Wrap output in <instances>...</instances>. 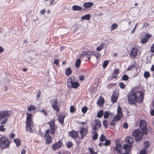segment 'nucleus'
Returning a JSON list of instances; mask_svg holds the SVG:
<instances>
[{"mask_svg": "<svg viewBox=\"0 0 154 154\" xmlns=\"http://www.w3.org/2000/svg\"><path fill=\"white\" fill-rule=\"evenodd\" d=\"M128 98L129 104H132L137 102L140 103L143 100V94L141 91L131 90L128 94Z\"/></svg>", "mask_w": 154, "mask_h": 154, "instance_id": "obj_1", "label": "nucleus"}, {"mask_svg": "<svg viewBox=\"0 0 154 154\" xmlns=\"http://www.w3.org/2000/svg\"><path fill=\"white\" fill-rule=\"evenodd\" d=\"M55 119H52L51 121L48 122L50 130L48 129L46 131L45 135L46 141V143L47 144H50L52 141V139L51 137L49 134L50 132L51 134H53L55 133L56 130L57 129V127L55 125Z\"/></svg>", "mask_w": 154, "mask_h": 154, "instance_id": "obj_2", "label": "nucleus"}, {"mask_svg": "<svg viewBox=\"0 0 154 154\" xmlns=\"http://www.w3.org/2000/svg\"><path fill=\"white\" fill-rule=\"evenodd\" d=\"M11 111L10 110H0V122L1 124H6L11 114Z\"/></svg>", "mask_w": 154, "mask_h": 154, "instance_id": "obj_3", "label": "nucleus"}, {"mask_svg": "<svg viewBox=\"0 0 154 154\" xmlns=\"http://www.w3.org/2000/svg\"><path fill=\"white\" fill-rule=\"evenodd\" d=\"M26 114L27 116L26 121V130L27 132H31L32 131V127L33 126V122L32 120V115L28 112H27Z\"/></svg>", "mask_w": 154, "mask_h": 154, "instance_id": "obj_4", "label": "nucleus"}, {"mask_svg": "<svg viewBox=\"0 0 154 154\" xmlns=\"http://www.w3.org/2000/svg\"><path fill=\"white\" fill-rule=\"evenodd\" d=\"M122 116V111L121 107L120 106H118L117 115L113 119L112 122L110 123V125L112 126H114L118 120H120Z\"/></svg>", "mask_w": 154, "mask_h": 154, "instance_id": "obj_5", "label": "nucleus"}, {"mask_svg": "<svg viewBox=\"0 0 154 154\" xmlns=\"http://www.w3.org/2000/svg\"><path fill=\"white\" fill-rule=\"evenodd\" d=\"M134 138L130 137L128 136L125 139V142L129 144H125L123 146V148L127 150L128 151H130L132 148L131 145L134 142Z\"/></svg>", "mask_w": 154, "mask_h": 154, "instance_id": "obj_6", "label": "nucleus"}, {"mask_svg": "<svg viewBox=\"0 0 154 154\" xmlns=\"http://www.w3.org/2000/svg\"><path fill=\"white\" fill-rule=\"evenodd\" d=\"M143 132L140 131L139 129H136L133 131L132 135L135 137L136 141H139L143 138Z\"/></svg>", "mask_w": 154, "mask_h": 154, "instance_id": "obj_7", "label": "nucleus"}, {"mask_svg": "<svg viewBox=\"0 0 154 154\" xmlns=\"http://www.w3.org/2000/svg\"><path fill=\"white\" fill-rule=\"evenodd\" d=\"M10 143L8 138L5 137H3L0 139V146L1 148H7L9 146Z\"/></svg>", "mask_w": 154, "mask_h": 154, "instance_id": "obj_8", "label": "nucleus"}, {"mask_svg": "<svg viewBox=\"0 0 154 154\" xmlns=\"http://www.w3.org/2000/svg\"><path fill=\"white\" fill-rule=\"evenodd\" d=\"M147 123L146 121L143 120H142L140 122V128L143 132V134L146 135L148 131L146 127Z\"/></svg>", "mask_w": 154, "mask_h": 154, "instance_id": "obj_9", "label": "nucleus"}, {"mask_svg": "<svg viewBox=\"0 0 154 154\" xmlns=\"http://www.w3.org/2000/svg\"><path fill=\"white\" fill-rule=\"evenodd\" d=\"M50 102L52 106L54 109L57 112L59 111V106L57 105V100L56 99H51Z\"/></svg>", "mask_w": 154, "mask_h": 154, "instance_id": "obj_10", "label": "nucleus"}, {"mask_svg": "<svg viewBox=\"0 0 154 154\" xmlns=\"http://www.w3.org/2000/svg\"><path fill=\"white\" fill-rule=\"evenodd\" d=\"M138 49L136 48H133L130 51L129 54L130 56L132 58H134L136 57L137 55Z\"/></svg>", "mask_w": 154, "mask_h": 154, "instance_id": "obj_11", "label": "nucleus"}, {"mask_svg": "<svg viewBox=\"0 0 154 154\" xmlns=\"http://www.w3.org/2000/svg\"><path fill=\"white\" fill-rule=\"evenodd\" d=\"M62 143L60 141L55 143L53 144L52 147L54 150H56L58 148L61 147L62 146Z\"/></svg>", "mask_w": 154, "mask_h": 154, "instance_id": "obj_12", "label": "nucleus"}, {"mask_svg": "<svg viewBox=\"0 0 154 154\" xmlns=\"http://www.w3.org/2000/svg\"><path fill=\"white\" fill-rule=\"evenodd\" d=\"M94 122L95 124H93L92 123H91V127L95 126L96 128H99L101 127V122L98 119H95Z\"/></svg>", "mask_w": 154, "mask_h": 154, "instance_id": "obj_13", "label": "nucleus"}, {"mask_svg": "<svg viewBox=\"0 0 154 154\" xmlns=\"http://www.w3.org/2000/svg\"><path fill=\"white\" fill-rule=\"evenodd\" d=\"M122 148V146L120 143L116 142V146L114 148V150L116 151L118 153H121L122 152V151L121 150Z\"/></svg>", "mask_w": 154, "mask_h": 154, "instance_id": "obj_14", "label": "nucleus"}, {"mask_svg": "<svg viewBox=\"0 0 154 154\" xmlns=\"http://www.w3.org/2000/svg\"><path fill=\"white\" fill-rule=\"evenodd\" d=\"M69 134L72 138L74 139L76 138L78 136V132L74 131H72L69 132Z\"/></svg>", "mask_w": 154, "mask_h": 154, "instance_id": "obj_15", "label": "nucleus"}, {"mask_svg": "<svg viewBox=\"0 0 154 154\" xmlns=\"http://www.w3.org/2000/svg\"><path fill=\"white\" fill-rule=\"evenodd\" d=\"M80 134H81L82 139H83L84 136L86 135L88 133V130L86 128H82L79 132Z\"/></svg>", "mask_w": 154, "mask_h": 154, "instance_id": "obj_16", "label": "nucleus"}, {"mask_svg": "<svg viewBox=\"0 0 154 154\" xmlns=\"http://www.w3.org/2000/svg\"><path fill=\"white\" fill-rule=\"evenodd\" d=\"M118 98V96L115 93H113L111 97V101L112 103L116 102Z\"/></svg>", "mask_w": 154, "mask_h": 154, "instance_id": "obj_17", "label": "nucleus"}, {"mask_svg": "<svg viewBox=\"0 0 154 154\" xmlns=\"http://www.w3.org/2000/svg\"><path fill=\"white\" fill-rule=\"evenodd\" d=\"M82 8L79 6L74 5L72 7V9L74 11H78L81 10Z\"/></svg>", "mask_w": 154, "mask_h": 154, "instance_id": "obj_18", "label": "nucleus"}, {"mask_svg": "<svg viewBox=\"0 0 154 154\" xmlns=\"http://www.w3.org/2000/svg\"><path fill=\"white\" fill-rule=\"evenodd\" d=\"M65 116L64 115H60L58 116V119L59 122L61 124L63 123L64 119Z\"/></svg>", "mask_w": 154, "mask_h": 154, "instance_id": "obj_19", "label": "nucleus"}, {"mask_svg": "<svg viewBox=\"0 0 154 154\" xmlns=\"http://www.w3.org/2000/svg\"><path fill=\"white\" fill-rule=\"evenodd\" d=\"M93 5V4L91 2H86L84 3L83 6L86 8H89Z\"/></svg>", "mask_w": 154, "mask_h": 154, "instance_id": "obj_20", "label": "nucleus"}, {"mask_svg": "<svg viewBox=\"0 0 154 154\" xmlns=\"http://www.w3.org/2000/svg\"><path fill=\"white\" fill-rule=\"evenodd\" d=\"M91 18V15L90 14H86L84 16H83L81 17V19L82 20H89Z\"/></svg>", "mask_w": 154, "mask_h": 154, "instance_id": "obj_21", "label": "nucleus"}, {"mask_svg": "<svg viewBox=\"0 0 154 154\" xmlns=\"http://www.w3.org/2000/svg\"><path fill=\"white\" fill-rule=\"evenodd\" d=\"M72 87L74 88H76L79 86V84L77 82H73L71 84Z\"/></svg>", "mask_w": 154, "mask_h": 154, "instance_id": "obj_22", "label": "nucleus"}, {"mask_svg": "<svg viewBox=\"0 0 154 154\" xmlns=\"http://www.w3.org/2000/svg\"><path fill=\"white\" fill-rule=\"evenodd\" d=\"M28 110L29 111H33L36 109L35 106L32 105H30L27 107Z\"/></svg>", "mask_w": 154, "mask_h": 154, "instance_id": "obj_23", "label": "nucleus"}, {"mask_svg": "<svg viewBox=\"0 0 154 154\" xmlns=\"http://www.w3.org/2000/svg\"><path fill=\"white\" fill-rule=\"evenodd\" d=\"M88 51H84L82 52L80 55L81 58L86 57H88Z\"/></svg>", "mask_w": 154, "mask_h": 154, "instance_id": "obj_24", "label": "nucleus"}, {"mask_svg": "<svg viewBox=\"0 0 154 154\" xmlns=\"http://www.w3.org/2000/svg\"><path fill=\"white\" fill-rule=\"evenodd\" d=\"M74 79V76H71L70 78H69L67 80V85L68 86L69 85V83L70 84H71L73 82V81Z\"/></svg>", "mask_w": 154, "mask_h": 154, "instance_id": "obj_25", "label": "nucleus"}, {"mask_svg": "<svg viewBox=\"0 0 154 154\" xmlns=\"http://www.w3.org/2000/svg\"><path fill=\"white\" fill-rule=\"evenodd\" d=\"M81 63V60L80 59H78L76 61L75 63V67L77 68H79Z\"/></svg>", "mask_w": 154, "mask_h": 154, "instance_id": "obj_26", "label": "nucleus"}, {"mask_svg": "<svg viewBox=\"0 0 154 154\" xmlns=\"http://www.w3.org/2000/svg\"><path fill=\"white\" fill-rule=\"evenodd\" d=\"M88 149L90 152V154H97L96 152L94 151V149L93 148L88 147Z\"/></svg>", "mask_w": 154, "mask_h": 154, "instance_id": "obj_27", "label": "nucleus"}, {"mask_svg": "<svg viewBox=\"0 0 154 154\" xmlns=\"http://www.w3.org/2000/svg\"><path fill=\"white\" fill-rule=\"evenodd\" d=\"M117 27V25L116 23H113L111 26L110 31H113L116 29Z\"/></svg>", "mask_w": 154, "mask_h": 154, "instance_id": "obj_28", "label": "nucleus"}, {"mask_svg": "<svg viewBox=\"0 0 154 154\" xmlns=\"http://www.w3.org/2000/svg\"><path fill=\"white\" fill-rule=\"evenodd\" d=\"M14 141L16 144L17 146H18L20 145V140L15 139L14 140Z\"/></svg>", "mask_w": 154, "mask_h": 154, "instance_id": "obj_29", "label": "nucleus"}, {"mask_svg": "<svg viewBox=\"0 0 154 154\" xmlns=\"http://www.w3.org/2000/svg\"><path fill=\"white\" fill-rule=\"evenodd\" d=\"M103 114V111L102 110H100L97 114V117L99 118L101 117Z\"/></svg>", "mask_w": 154, "mask_h": 154, "instance_id": "obj_30", "label": "nucleus"}, {"mask_svg": "<svg viewBox=\"0 0 154 154\" xmlns=\"http://www.w3.org/2000/svg\"><path fill=\"white\" fill-rule=\"evenodd\" d=\"M104 100L103 97L100 98L99 100H98L97 102V104L98 105H101L104 103Z\"/></svg>", "mask_w": 154, "mask_h": 154, "instance_id": "obj_31", "label": "nucleus"}, {"mask_svg": "<svg viewBox=\"0 0 154 154\" xmlns=\"http://www.w3.org/2000/svg\"><path fill=\"white\" fill-rule=\"evenodd\" d=\"M100 139L101 141L103 142L106 140V138L104 135L102 134L100 135Z\"/></svg>", "mask_w": 154, "mask_h": 154, "instance_id": "obj_32", "label": "nucleus"}, {"mask_svg": "<svg viewBox=\"0 0 154 154\" xmlns=\"http://www.w3.org/2000/svg\"><path fill=\"white\" fill-rule=\"evenodd\" d=\"M72 73V70L71 69L68 68L66 71V74L67 75H69L70 74H71Z\"/></svg>", "mask_w": 154, "mask_h": 154, "instance_id": "obj_33", "label": "nucleus"}, {"mask_svg": "<svg viewBox=\"0 0 154 154\" xmlns=\"http://www.w3.org/2000/svg\"><path fill=\"white\" fill-rule=\"evenodd\" d=\"M143 76L146 78H147L150 76V73L147 71H145L144 74Z\"/></svg>", "mask_w": 154, "mask_h": 154, "instance_id": "obj_34", "label": "nucleus"}, {"mask_svg": "<svg viewBox=\"0 0 154 154\" xmlns=\"http://www.w3.org/2000/svg\"><path fill=\"white\" fill-rule=\"evenodd\" d=\"M150 143L149 141H146L144 142V145L145 148H148L149 146Z\"/></svg>", "mask_w": 154, "mask_h": 154, "instance_id": "obj_35", "label": "nucleus"}, {"mask_svg": "<svg viewBox=\"0 0 154 154\" xmlns=\"http://www.w3.org/2000/svg\"><path fill=\"white\" fill-rule=\"evenodd\" d=\"M103 115H104V118L105 119H107L109 116V112L108 111H105L103 114Z\"/></svg>", "mask_w": 154, "mask_h": 154, "instance_id": "obj_36", "label": "nucleus"}, {"mask_svg": "<svg viewBox=\"0 0 154 154\" xmlns=\"http://www.w3.org/2000/svg\"><path fill=\"white\" fill-rule=\"evenodd\" d=\"M103 46H104V45H103V43H102L100 46H98L97 48V51H100L101 50V49L103 48Z\"/></svg>", "mask_w": 154, "mask_h": 154, "instance_id": "obj_37", "label": "nucleus"}, {"mask_svg": "<svg viewBox=\"0 0 154 154\" xmlns=\"http://www.w3.org/2000/svg\"><path fill=\"white\" fill-rule=\"evenodd\" d=\"M109 63V61L107 60H105L103 64V68H105L107 66Z\"/></svg>", "mask_w": 154, "mask_h": 154, "instance_id": "obj_38", "label": "nucleus"}, {"mask_svg": "<svg viewBox=\"0 0 154 154\" xmlns=\"http://www.w3.org/2000/svg\"><path fill=\"white\" fill-rule=\"evenodd\" d=\"M129 78L127 75H124L122 77V80L124 81H127L128 80Z\"/></svg>", "mask_w": 154, "mask_h": 154, "instance_id": "obj_39", "label": "nucleus"}, {"mask_svg": "<svg viewBox=\"0 0 154 154\" xmlns=\"http://www.w3.org/2000/svg\"><path fill=\"white\" fill-rule=\"evenodd\" d=\"M148 40V39H147V38H146L145 37V38H141V43L142 44H144V43H146L147 42Z\"/></svg>", "mask_w": 154, "mask_h": 154, "instance_id": "obj_40", "label": "nucleus"}, {"mask_svg": "<svg viewBox=\"0 0 154 154\" xmlns=\"http://www.w3.org/2000/svg\"><path fill=\"white\" fill-rule=\"evenodd\" d=\"M73 145L72 143L71 142H69L66 143V146L68 148H70Z\"/></svg>", "mask_w": 154, "mask_h": 154, "instance_id": "obj_41", "label": "nucleus"}, {"mask_svg": "<svg viewBox=\"0 0 154 154\" xmlns=\"http://www.w3.org/2000/svg\"><path fill=\"white\" fill-rule=\"evenodd\" d=\"M87 107L86 106H84L82 108V112L83 113H85L87 110Z\"/></svg>", "mask_w": 154, "mask_h": 154, "instance_id": "obj_42", "label": "nucleus"}, {"mask_svg": "<svg viewBox=\"0 0 154 154\" xmlns=\"http://www.w3.org/2000/svg\"><path fill=\"white\" fill-rule=\"evenodd\" d=\"M70 111L71 113H73L75 112V110L73 106L72 105L70 106Z\"/></svg>", "mask_w": 154, "mask_h": 154, "instance_id": "obj_43", "label": "nucleus"}, {"mask_svg": "<svg viewBox=\"0 0 154 154\" xmlns=\"http://www.w3.org/2000/svg\"><path fill=\"white\" fill-rule=\"evenodd\" d=\"M110 143V141L109 140H106L104 143V145L106 146L109 145Z\"/></svg>", "mask_w": 154, "mask_h": 154, "instance_id": "obj_44", "label": "nucleus"}, {"mask_svg": "<svg viewBox=\"0 0 154 154\" xmlns=\"http://www.w3.org/2000/svg\"><path fill=\"white\" fill-rule=\"evenodd\" d=\"M103 123L105 128H107V121L104 120L103 121Z\"/></svg>", "mask_w": 154, "mask_h": 154, "instance_id": "obj_45", "label": "nucleus"}, {"mask_svg": "<svg viewBox=\"0 0 154 154\" xmlns=\"http://www.w3.org/2000/svg\"><path fill=\"white\" fill-rule=\"evenodd\" d=\"M119 85L120 88L122 89H124L125 88V85L122 82L120 83H119Z\"/></svg>", "mask_w": 154, "mask_h": 154, "instance_id": "obj_46", "label": "nucleus"}, {"mask_svg": "<svg viewBox=\"0 0 154 154\" xmlns=\"http://www.w3.org/2000/svg\"><path fill=\"white\" fill-rule=\"evenodd\" d=\"M94 55L96 57L97 59L100 57V54L99 53L96 52L94 54Z\"/></svg>", "mask_w": 154, "mask_h": 154, "instance_id": "obj_47", "label": "nucleus"}, {"mask_svg": "<svg viewBox=\"0 0 154 154\" xmlns=\"http://www.w3.org/2000/svg\"><path fill=\"white\" fill-rule=\"evenodd\" d=\"M134 68V65H132L130 66H129L127 69V71H129L131 69L133 68Z\"/></svg>", "mask_w": 154, "mask_h": 154, "instance_id": "obj_48", "label": "nucleus"}, {"mask_svg": "<svg viewBox=\"0 0 154 154\" xmlns=\"http://www.w3.org/2000/svg\"><path fill=\"white\" fill-rule=\"evenodd\" d=\"M140 154H146V150L144 149H142L140 151Z\"/></svg>", "mask_w": 154, "mask_h": 154, "instance_id": "obj_49", "label": "nucleus"}, {"mask_svg": "<svg viewBox=\"0 0 154 154\" xmlns=\"http://www.w3.org/2000/svg\"><path fill=\"white\" fill-rule=\"evenodd\" d=\"M98 137V135L97 133H95L93 136V139L94 140H96Z\"/></svg>", "mask_w": 154, "mask_h": 154, "instance_id": "obj_50", "label": "nucleus"}, {"mask_svg": "<svg viewBox=\"0 0 154 154\" xmlns=\"http://www.w3.org/2000/svg\"><path fill=\"white\" fill-rule=\"evenodd\" d=\"M92 129L94 130L92 131V133H96L97 132L96 130L97 129V128H96L95 126L92 127Z\"/></svg>", "mask_w": 154, "mask_h": 154, "instance_id": "obj_51", "label": "nucleus"}, {"mask_svg": "<svg viewBox=\"0 0 154 154\" xmlns=\"http://www.w3.org/2000/svg\"><path fill=\"white\" fill-rule=\"evenodd\" d=\"M113 72L114 74L117 75L119 73V71L118 69H115L113 71Z\"/></svg>", "mask_w": 154, "mask_h": 154, "instance_id": "obj_52", "label": "nucleus"}, {"mask_svg": "<svg viewBox=\"0 0 154 154\" xmlns=\"http://www.w3.org/2000/svg\"><path fill=\"white\" fill-rule=\"evenodd\" d=\"M4 126L2 125L0 126V131H5V129L4 128Z\"/></svg>", "mask_w": 154, "mask_h": 154, "instance_id": "obj_53", "label": "nucleus"}, {"mask_svg": "<svg viewBox=\"0 0 154 154\" xmlns=\"http://www.w3.org/2000/svg\"><path fill=\"white\" fill-rule=\"evenodd\" d=\"M151 37V35L149 34H147L146 35L145 38L147 39L148 40Z\"/></svg>", "mask_w": 154, "mask_h": 154, "instance_id": "obj_54", "label": "nucleus"}, {"mask_svg": "<svg viewBox=\"0 0 154 154\" xmlns=\"http://www.w3.org/2000/svg\"><path fill=\"white\" fill-rule=\"evenodd\" d=\"M151 51L152 52L154 53V43L152 45L151 47Z\"/></svg>", "mask_w": 154, "mask_h": 154, "instance_id": "obj_55", "label": "nucleus"}, {"mask_svg": "<svg viewBox=\"0 0 154 154\" xmlns=\"http://www.w3.org/2000/svg\"><path fill=\"white\" fill-rule=\"evenodd\" d=\"M46 12V10L45 9H43L42 10L40 11V13L41 14L43 15Z\"/></svg>", "mask_w": 154, "mask_h": 154, "instance_id": "obj_56", "label": "nucleus"}, {"mask_svg": "<svg viewBox=\"0 0 154 154\" xmlns=\"http://www.w3.org/2000/svg\"><path fill=\"white\" fill-rule=\"evenodd\" d=\"M40 112H42L45 115V116H46L47 115V113L46 112L45 110L43 109L41 110L40 111Z\"/></svg>", "mask_w": 154, "mask_h": 154, "instance_id": "obj_57", "label": "nucleus"}, {"mask_svg": "<svg viewBox=\"0 0 154 154\" xmlns=\"http://www.w3.org/2000/svg\"><path fill=\"white\" fill-rule=\"evenodd\" d=\"M41 93V92L40 91H39L37 93V94L36 95V97L37 99H38V97H39L40 96V94Z\"/></svg>", "mask_w": 154, "mask_h": 154, "instance_id": "obj_58", "label": "nucleus"}, {"mask_svg": "<svg viewBox=\"0 0 154 154\" xmlns=\"http://www.w3.org/2000/svg\"><path fill=\"white\" fill-rule=\"evenodd\" d=\"M84 76L83 75H80L79 76V78L80 80L82 81L84 79Z\"/></svg>", "mask_w": 154, "mask_h": 154, "instance_id": "obj_59", "label": "nucleus"}, {"mask_svg": "<svg viewBox=\"0 0 154 154\" xmlns=\"http://www.w3.org/2000/svg\"><path fill=\"white\" fill-rule=\"evenodd\" d=\"M123 128H128L127 123L126 122L123 125Z\"/></svg>", "mask_w": 154, "mask_h": 154, "instance_id": "obj_60", "label": "nucleus"}, {"mask_svg": "<svg viewBox=\"0 0 154 154\" xmlns=\"http://www.w3.org/2000/svg\"><path fill=\"white\" fill-rule=\"evenodd\" d=\"M54 63L57 65L58 64V60L57 59H55L54 60Z\"/></svg>", "mask_w": 154, "mask_h": 154, "instance_id": "obj_61", "label": "nucleus"}, {"mask_svg": "<svg viewBox=\"0 0 154 154\" xmlns=\"http://www.w3.org/2000/svg\"><path fill=\"white\" fill-rule=\"evenodd\" d=\"M88 56H90L91 55H93L94 54V53L91 51H88Z\"/></svg>", "mask_w": 154, "mask_h": 154, "instance_id": "obj_62", "label": "nucleus"}, {"mask_svg": "<svg viewBox=\"0 0 154 154\" xmlns=\"http://www.w3.org/2000/svg\"><path fill=\"white\" fill-rule=\"evenodd\" d=\"M143 26H149V24L148 23L145 22L143 23Z\"/></svg>", "mask_w": 154, "mask_h": 154, "instance_id": "obj_63", "label": "nucleus"}, {"mask_svg": "<svg viewBox=\"0 0 154 154\" xmlns=\"http://www.w3.org/2000/svg\"><path fill=\"white\" fill-rule=\"evenodd\" d=\"M26 152V150L24 149H23L21 151V154H25Z\"/></svg>", "mask_w": 154, "mask_h": 154, "instance_id": "obj_64", "label": "nucleus"}]
</instances>
